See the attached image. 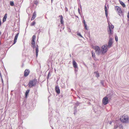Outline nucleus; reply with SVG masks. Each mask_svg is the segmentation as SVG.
Masks as SVG:
<instances>
[{"instance_id": "obj_34", "label": "nucleus", "mask_w": 129, "mask_h": 129, "mask_svg": "<svg viewBox=\"0 0 129 129\" xmlns=\"http://www.w3.org/2000/svg\"><path fill=\"white\" fill-rule=\"evenodd\" d=\"M120 128H122V125H120Z\"/></svg>"}, {"instance_id": "obj_37", "label": "nucleus", "mask_w": 129, "mask_h": 129, "mask_svg": "<svg viewBox=\"0 0 129 129\" xmlns=\"http://www.w3.org/2000/svg\"><path fill=\"white\" fill-rule=\"evenodd\" d=\"M128 0V1L129 2V0Z\"/></svg>"}, {"instance_id": "obj_31", "label": "nucleus", "mask_w": 129, "mask_h": 129, "mask_svg": "<svg viewBox=\"0 0 129 129\" xmlns=\"http://www.w3.org/2000/svg\"><path fill=\"white\" fill-rule=\"evenodd\" d=\"M65 11H68V8L67 7H66L65 8Z\"/></svg>"}, {"instance_id": "obj_15", "label": "nucleus", "mask_w": 129, "mask_h": 129, "mask_svg": "<svg viewBox=\"0 0 129 129\" xmlns=\"http://www.w3.org/2000/svg\"><path fill=\"white\" fill-rule=\"evenodd\" d=\"M60 18V21L61 24H63V23L64 21L63 20V18L62 15H60L59 16Z\"/></svg>"}, {"instance_id": "obj_7", "label": "nucleus", "mask_w": 129, "mask_h": 129, "mask_svg": "<svg viewBox=\"0 0 129 129\" xmlns=\"http://www.w3.org/2000/svg\"><path fill=\"white\" fill-rule=\"evenodd\" d=\"M108 48V46L107 45H105L103 46L102 47V53H106L107 51Z\"/></svg>"}, {"instance_id": "obj_19", "label": "nucleus", "mask_w": 129, "mask_h": 129, "mask_svg": "<svg viewBox=\"0 0 129 129\" xmlns=\"http://www.w3.org/2000/svg\"><path fill=\"white\" fill-rule=\"evenodd\" d=\"M119 1L120 4L123 7H125V4L122 2L120 1Z\"/></svg>"}, {"instance_id": "obj_33", "label": "nucleus", "mask_w": 129, "mask_h": 129, "mask_svg": "<svg viewBox=\"0 0 129 129\" xmlns=\"http://www.w3.org/2000/svg\"><path fill=\"white\" fill-rule=\"evenodd\" d=\"M1 23H2L1 20V19H0V26H1Z\"/></svg>"}, {"instance_id": "obj_21", "label": "nucleus", "mask_w": 129, "mask_h": 129, "mask_svg": "<svg viewBox=\"0 0 129 129\" xmlns=\"http://www.w3.org/2000/svg\"><path fill=\"white\" fill-rule=\"evenodd\" d=\"M105 13L106 15V17H107V8L106 6L105 5Z\"/></svg>"}, {"instance_id": "obj_28", "label": "nucleus", "mask_w": 129, "mask_h": 129, "mask_svg": "<svg viewBox=\"0 0 129 129\" xmlns=\"http://www.w3.org/2000/svg\"><path fill=\"white\" fill-rule=\"evenodd\" d=\"M77 35H78L79 36L81 37H82V36L80 33H78L77 34Z\"/></svg>"}, {"instance_id": "obj_9", "label": "nucleus", "mask_w": 129, "mask_h": 129, "mask_svg": "<svg viewBox=\"0 0 129 129\" xmlns=\"http://www.w3.org/2000/svg\"><path fill=\"white\" fill-rule=\"evenodd\" d=\"M113 43L112 39V38H110L109 41L108 45H107L108 48H110L111 47Z\"/></svg>"}, {"instance_id": "obj_36", "label": "nucleus", "mask_w": 129, "mask_h": 129, "mask_svg": "<svg viewBox=\"0 0 129 129\" xmlns=\"http://www.w3.org/2000/svg\"><path fill=\"white\" fill-rule=\"evenodd\" d=\"M111 123H112V122H110V124H111Z\"/></svg>"}, {"instance_id": "obj_5", "label": "nucleus", "mask_w": 129, "mask_h": 129, "mask_svg": "<svg viewBox=\"0 0 129 129\" xmlns=\"http://www.w3.org/2000/svg\"><path fill=\"white\" fill-rule=\"evenodd\" d=\"M92 48L95 50V52L98 54H99L101 52L100 48L98 46H96L92 47Z\"/></svg>"}, {"instance_id": "obj_2", "label": "nucleus", "mask_w": 129, "mask_h": 129, "mask_svg": "<svg viewBox=\"0 0 129 129\" xmlns=\"http://www.w3.org/2000/svg\"><path fill=\"white\" fill-rule=\"evenodd\" d=\"M120 120L123 123H127L129 122L128 116L126 115L122 116L120 118Z\"/></svg>"}, {"instance_id": "obj_30", "label": "nucleus", "mask_w": 129, "mask_h": 129, "mask_svg": "<svg viewBox=\"0 0 129 129\" xmlns=\"http://www.w3.org/2000/svg\"><path fill=\"white\" fill-rule=\"evenodd\" d=\"M117 127V126L115 125L114 126V129H116Z\"/></svg>"}, {"instance_id": "obj_11", "label": "nucleus", "mask_w": 129, "mask_h": 129, "mask_svg": "<svg viewBox=\"0 0 129 129\" xmlns=\"http://www.w3.org/2000/svg\"><path fill=\"white\" fill-rule=\"evenodd\" d=\"M55 90L56 93L58 94H59L60 93V90L59 87L58 86H56L55 87Z\"/></svg>"}, {"instance_id": "obj_18", "label": "nucleus", "mask_w": 129, "mask_h": 129, "mask_svg": "<svg viewBox=\"0 0 129 129\" xmlns=\"http://www.w3.org/2000/svg\"><path fill=\"white\" fill-rule=\"evenodd\" d=\"M92 57L94 59V60H97V59L96 58L95 56V53L92 51Z\"/></svg>"}, {"instance_id": "obj_16", "label": "nucleus", "mask_w": 129, "mask_h": 129, "mask_svg": "<svg viewBox=\"0 0 129 129\" xmlns=\"http://www.w3.org/2000/svg\"><path fill=\"white\" fill-rule=\"evenodd\" d=\"M38 45H37V46L36 47V56L37 58V57L38 56Z\"/></svg>"}, {"instance_id": "obj_22", "label": "nucleus", "mask_w": 129, "mask_h": 129, "mask_svg": "<svg viewBox=\"0 0 129 129\" xmlns=\"http://www.w3.org/2000/svg\"><path fill=\"white\" fill-rule=\"evenodd\" d=\"M29 91H30L29 90H27L26 91V92L25 93V97H27V95L29 93Z\"/></svg>"}, {"instance_id": "obj_1", "label": "nucleus", "mask_w": 129, "mask_h": 129, "mask_svg": "<svg viewBox=\"0 0 129 129\" xmlns=\"http://www.w3.org/2000/svg\"><path fill=\"white\" fill-rule=\"evenodd\" d=\"M37 82V80L36 79L30 80L28 84L29 87L30 88L35 86L36 85Z\"/></svg>"}, {"instance_id": "obj_27", "label": "nucleus", "mask_w": 129, "mask_h": 129, "mask_svg": "<svg viewBox=\"0 0 129 129\" xmlns=\"http://www.w3.org/2000/svg\"><path fill=\"white\" fill-rule=\"evenodd\" d=\"M115 39L116 41H118V38L117 36H115Z\"/></svg>"}, {"instance_id": "obj_35", "label": "nucleus", "mask_w": 129, "mask_h": 129, "mask_svg": "<svg viewBox=\"0 0 129 129\" xmlns=\"http://www.w3.org/2000/svg\"><path fill=\"white\" fill-rule=\"evenodd\" d=\"M83 22H84V23H86L84 20H83Z\"/></svg>"}, {"instance_id": "obj_6", "label": "nucleus", "mask_w": 129, "mask_h": 129, "mask_svg": "<svg viewBox=\"0 0 129 129\" xmlns=\"http://www.w3.org/2000/svg\"><path fill=\"white\" fill-rule=\"evenodd\" d=\"M36 36L34 35L33 36L32 39H31V46L33 49H34L35 48L36 43L34 41V40L36 38Z\"/></svg>"}, {"instance_id": "obj_13", "label": "nucleus", "mask_w": 129, "mask_h": 129, "mask_svg": "<svg viewBox=\"0 0 129 129\" xmlns=\"http://www.w3.org/2000/svg\"><path fill=\"white\" fill-rule=\"evenodd\" d=\"M19 33H17L15 36L14 39V41L13 43V44H15L16 43L17 41V38L19 35Z\"/></svg>"}, {"instance_id": "obj_25", "label": "nucleus", "mask_w": 129, "mask_h": 129, "mask_svg": "<svg viewBox=\"0 0 129 129\" xmlns=\"http://www.w3.org/2000/svg\"><path fill=\"white\" fill-rule=\"evenodd\" d=\"M36 23L35 22V21H34L30 25L31 26H33Z\"/></svg>"}, {"instance_id": "obj_23", "label": "nucleus", "mask_w": 129, "mask_h": 129, "mask_svg": "<svg viewBox=\"0 0 129 129\" xmlns=\"http://www.w3.org/2000/svg\"><path fill=\"white\" fill-rule=\"evenodd\" d=\"M84 27H85V29L86 30H88V28L87 27V24H86V23H84Z\"/></svg>"}, {"instance_id": "obj_26", "label": "nucleus", "mask_w": 129, "mask_h": 129, "mask_svg": "<svg viewBox=\"0 0 129 129\" xmlns=\"http://www.w3.org/2000/svg\"><path fill=\"white\" fill-rule=\"evenodd\" d=\"M38 3V2L37 0L34 1V3L35 4L37 5Z\"/></svg>"}, {"instance_id": "obj_14", "label": "nucleus", "mask_w": 129, "mask_h": 129, "mask_svg": "<svg viewBox=\"0 0 129 129\" xmlns=\"http://www.w3.org/2000/svg\"><path fill=\"white\" fill-rule=\"evenodd\" d=\"M36 16V13L35 11L34 12L32 18L31 19V20H33L35 18Z\"/></svg>"}, {"instance_id": "obj_20", "label": "nucleus", "mask_w": 129, "mask_h": 129, "mask_svg": "<svg viewBox=\"0 0 129 129\" xmlns=\"http://www.w3.org/2000/svg\"><path fill=\"white\" fill-rule=\"evenodd\" d=\"M94 73L96 74L95 76L96 77H99V73H98V71L95 72Z\"/></svg>"}, {"instance_id": "obj_24", "label": "nucleus", "mask_w": 129, "mask_h": 129, "mask_svg": "<svg viewBox=\"0 0 129 129\" xmlns=\"http://www.w3.org/2000/svg\"><path fill=\"white\" fill-rule=\"evenodd\" d=\"M10 4L11 6H13L14 5V4L13 1H10Z\"/></svg>"}, {"instance_id": "obj_12", "label": "nucleus", "mask_w": 129, "mask_h": 129, "mask_svg": "<svg viewBox=\"0 0 129 129\" xmlns=\"http://www.w3.org/2000/svg\"><path fill=\"white\" fill-rule=\"evenodd\" d=\"M73 65L75 69H76L78 67L77 63L74 60H73Z\"/></svg>"}, {"instance_id": "obj_32", "label": "nucleus", "mask_w": 129, "mask_h": 129, "mask_svg": "<svg viewBox=\"0 0 129 129\" xmlns=\"http://www.w3.org/2000/svg\"><path fill=\"white\" fill-rule=\"evenodd\" d=\"M78 105H79V103L78 102L77 103H76V106H78Z\"/></svg>"}, {"instance_id": "obj_29", "label": "nucleus", "mask_w": 129, "mask_h": 129, "mask_svg": "<svg viewBox=\"0 0 129 129\" xmlns=\"http://www.w3.org/2000/svg\"><path fill=\"white\" fill-rule=\"evenodd\" d=\"M127 17L129 19V11L127 13Z\"/></svg>"}, {"instance_id": "obj_4", "label": "nucleus", "mask_w": 129, "mask_h": 129, "mask_svg": "<svg viewBox=\"0 0 129 129\" xmlns=\"http://www.w3.org/2000/svg\"><path fill=\"white\" fill-rule=\"evenodd\" d=\"M115 9L118 12L119 15L120 16L123 15V12L119 6H115Z\"/></svg>"}, {"instance_id": "obj_17", "label": "nucleus", "mask_w": 129, "mask_h": 129, "mask_svg": "<svg viewBox=\"0 0 129 129\" xmlns=\"http://www.w3.org/2000/svg\"><path fill=\"white\" fill-rule=\"evenodd\" d=\"M7 14H6L5 15V16L3 18V22H4L6 20V19L7 18Z\"/></svg>"}, {"instance_id": "obj_8", "label": "nucleus", "mask_w": 129, "mask_h": 129, "mask_svg": "<svg viewBox=\"0 0 129 129\" xmlns=\"http://www.w3.org/2000/svg\"><path fill=\"white\" fill-rule=\"evenodd\" d=\"M103 103L104 105L107 104L108 103V97H104L103 100Z\"/></svg>"}, {"instance_id": "obj_10", "label": "nucleus", "mask_w": 129, "mask_h": 129, "mask_svg": "<svg viewBox=\"0 0 129 129\" xmlns=\"http://www.w3.org/2000/svg\"><path fill=\"white\" fill-rule=\"evenodd\" d=\"M30 72V71L29 70L26 69L24 71V76L25 77L27 76L28 75Z\"/></svg>"}, {"instance_id": "obj_3", "label": "nucleus", "mask_w": 129, "mask_h": 129, "mask_svg": "<svg viewBox=\"0 0 129 129\" xmlns=\"http://www.w3.org/2000/svg\"><path fill=\"white\" fill-rule=\"evenodd\" d=\"M109 29L108 30V34L110 35H112L113 33V29L114 28V26L111 23H108Z\"/></svg>"}]
</instances>
